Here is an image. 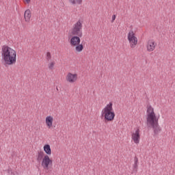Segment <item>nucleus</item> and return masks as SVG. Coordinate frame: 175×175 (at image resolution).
I'll list each match as a JSON object with an SVG mask.
<instances>
[{
  "label": "nucleus",
  "instance_id": "1",
  "mask_svg": "<svg viewBox=\"0 0 175 175\" xmlns=\"http://www.w3.org/2000/svg\"><path fill=\"white\" fill-rule=\"evenodd\" d=\"M146 125L153 129L154 135H159L162 132V128L159 126V118H157L154 108L151 105L147 107Z\"/></svg>",
  "mask_w": 175,
  "mask_h": 175
},
{
  "label": "nucleus",
  "instance_id": "2",
  "mask_svg": "<svg viewBox=\"0 0 175 175\" xmlns=\"http://www.w3.org/2000/svg\"><path fill=\"white\" fill-rule=\"evenodd\" d=\"M1 57L5 66L14 65L17 59V53L14 49L9 46L3 45L1 47Z\"/></svg>",
  "mask_w": 175,
  "mask_h": 175
},
{
  "label": "nucleus",
  "instance_id": "3",
  "mask_svg": "<svg viewBox=\"0 0 175 175\" xmlns=\"http://www.w3.org/2000/svg\"><path fill=\"white\" fill-rule=\"evenodd\" d=\"M101 115L104 117L105 121H113L114 120L116 113L114 109H113V103L110 102L103 108Z\"/></svg>",
  "mask_w": 175,
  "mask_h": 175
},
{
  "label": "nucleus",
  "instance_id": "4",
  "mask_svg": "<svg viewBox=\"0 0 175 175\" xmlns=\"http://www.w3.org/2000/svg\"><path fill=\"white\" fill-rule=\"evenodd\" d=\"M72 35L81 38L83 36V23L78 21L74 25L71 31Z\"/></svg>",
  "mask_w": 175,
  "mask_h": 175
},
{
  "label": "nucleus",
  "instance_id": "5",
  "mask_svg": "<svg viewBox=\"0 0 175 175\" xmlns=\"http://www.w3.org/2000/svg\"><path fill=\"white\" fill-rule=\"evenodd\" d=\"M127 39L130 43V47L135 49L137 44V37L135 36V32L130 31L128 33Z\"/></svg>",
  "mask_w": 175,
  "mask_h": 175
},
{
  "label": "nucleus",
  "instance_id": "6",
  "mask_svg": "<svg viewBox=\"0 0 175 175\" xmlns=\"http://www.w3.org/2000/svg\"><path fill=\"white\" fill-rule=\"evenodd\" d=\"M50 165H53V160L50 159L49 155H45L41 161V166H42L44 170H49V166H50Z\"/></svg>",
  "mask_w": 175,
  "mask_h": 175
},
{
  "label": "nucleus",
  "instance_id": "7",
  "mask_svg": "<svg viewBox=\"0 0 175 175\" xmlns=\"http://www.w3.org/2000/svg\"><path fill=\"white\" fill-rule=\"evenodd\" d=\"M131 139L135 144H139V143H140V130L139 129L132 133Z\"/></svg>",
  "mask_w": 175,
  "mask_h": 175
},
{
  "label": "nucleus",
  "instance_id": "8",
  "mask_svg": "<svg viewBox=\"0 0 175 175\" xmlns=\"http://www.w3.org/2000/svg\"><path fill=\"white\" fill-rule=\"evenodd\" d=\"M155 47H157V43L152 40H149L146 44L147 51L151 53V51L155 50Z\"/></svg>",
  "mask_w": 175,
  "mask_h": 175
},
{
  "label": "nucleus",
  "instance_id": "9",
  "mask_svg": "<svg viewBox=\"0 0 175 175\" xmlns=\"http://www.w3.org/2000/svg\"><path fill=\"white\" fill-rule=\"evenodd\" d=\"M80 38L81 37H79V36H72L70 40V46H72V47H75L78 44H80V42H81V40H80Z\"/></svg>",
  "mask_w": 175,
  "mask_h": 175
},
{
  "label": "nucleus",
  "instance_id": "10",
  "mask_svg": "<svg viewBox=\"0 0 175 175\" xmlns=\"http://www.w3.org/2000/svg\"><path fill=\"white\" fill-rule=\"evenodd\" d=\"M66 79L68 83H75L77 80V75L69 72L67 75Z\"/></svg>",
  "mask_w": 175,
  "mask_h": 175
},
{
  "label": "nucleus",
  "instance_id": "11",
  "mask_svg": "<svg viewBox=\"0 0 175 175\" xmlns=\"http://www.w3.org/2000/svg\"><path fill=\"white\" fill-rule=\"evenodd\" d=\"M31 10H27L24 13V17L26 23H29L31 21Z\"/></svg>",
  "mask_w": 175,
  "mask_h": 175
},
{
  "label": "nucleus",
  "instance_id": "12",
  "mask_svg": "<svg viewBox=\"0 0 175 175\" xmlns=\"http://www.w3.org/2000/svg\"><path fill=\"white\" fill-rule=\"evenodd\" d=\"M44 157H46V155H44V152L38 151L37 154V162H38V163H40V162L43 161V158H44Z\"/></svg>",
  "mask_w": 175,
  "mask_h": 175
},
{
  "label": "nucleus",
  "instance_id": "13",
  "mask_svg": "<svg viewBox=\"0 0 175 175\" xmlns=\"http://www.w3.org/2000/svg\"><path fill=\"white\" fill-rule=\"evenodd\" d=\"M53 116H49L46 118V124L49 129L53 126Z\"/></svg>",
  "mask_w": 175,
  "mask_h": 175
},
{
  "label": "nucleus",
  "instance_id": "14",
  "mask_svg": "<svg viewBox=\"0 0 175 175\" xmlns=\"http://www.w3.org/2000/svg\"><path fill=\"white\" fill-rule=\"evenodd\" d=\"M44 151L47 154V155H51V148L50 147V145H45L44 146Z\"/></svg>",
  "mask_w": 175,
  "mask_h": 175
},
{
  "label": "nucleus",
  "instance_id": "15",
  "mask_svg": "<svg viewBox=\"0 0 175 175\" xmlns=\"http://www.w3.org/2000/svg\"><path fill=\"white\" fill-rule=\"evenodd\" d=\"M71 5H81L83 0H68Z\"/></svg>",
  "mask_w": 175,
  "mask_h": 175
},
{
  "label": "nucleus",
  "instance_id": "16",
  "mask_svg": "<svg viewBox=\"0 0 175 175\" xmlns=\"http://www.w3.org/2000/svg\"><path fill=\"white\" fill-rule=\"evenodd\" d=\"M83 49H84V46H83V44H79L75 46V50L76 51H77V53H81Z\"/></svg>",
  "mask_w": 175,
  "mask_h": 175
},
{
  "label": "nucleus",
  "instance_id": "17",
  "mask_svg": "<svg viewBox=\"0 0 175 175\" xmlns=\"http://www.w3.org/2000/svg\"><path fill=\"white\" fill-rule=\"evenodd\" d=\"M138 164H139V159L137 157L134 158V164H133V169L137 171V167H138Z\"/></svg>",
  "mask_w": 175,
  "mask_h": 175
},
{
  "label": "nucleus",
  "instance_id": "18",
  "mask_svg": "<svg viewBox=\"0 0 175 175\" xmlns=\"http://www.w3.org/2000/svg\"><path fill=\"white\" fill-rule=\"evenodd\" d=\"M55 65V62H51L48 65L49 69H50L51 70H53L54 69V66Z\"/></svg>",
  "mask_w": 175,
  "mask_h": 175
},
{
  "label": "nucleus",
  "instance_id": "19",
  "mask_svg": "<svg viewBox=\"0 0 175 175\" xmlns=\"http://www.w3.org/2000/svg\"><path fill=\"white\" fill-rule=\"evenodd\" d=\"M46 59L50 61L51 59V53L50 52L46 53Z\"/></svg>",
  "mask_w": 175,
  "mask_h": 175
},
{
  "label": "nucleus",
  "instance_id": "20",
  "mask_svg": "<svg viewBox=\"0 0 175 175\" xmlns=\"http://www.w3.org/2000/svg\"><path fill=\"white\" fill-rule=\"evenodd\" d=\"M8 174H13V171L12 170L11 168L8 170Z\"/></svg>",
  "mask_w": 175,
  "mask_h": 175
},
{
  "label": "nucleus",
  "instance_id": "21",
  "mask_svg": "<svg viewBox=\"0 0 175 175\" xmlns=\"http://www.w3.org/2000/svg\"><path fill=\"white\" fill-rule=\"evenodd\" d=\"M115 20H116V15L113 14V15L112 16L111 23H114V21H115Z\"/></svg>",
  "mask_w": 175,
  "mask_h": 175
},
{
  "label": "nucleus",
  "instance_id": "22",
  "mask_svg": "<svg viewBox=\"0 0 175 175\" xmlns=\"http://www.w3.org/2000/svg\"><path fill=\"white\" fill-rule=\"evenodd\" d=\"M25 1L27 2V3H29V2H31V0H25Z\"/></svg>",
  "mask_w": 175,
  "mask_h": 175
}]
</instances>
